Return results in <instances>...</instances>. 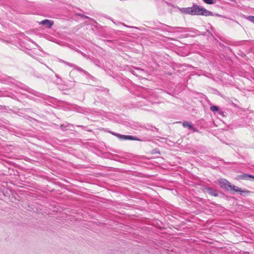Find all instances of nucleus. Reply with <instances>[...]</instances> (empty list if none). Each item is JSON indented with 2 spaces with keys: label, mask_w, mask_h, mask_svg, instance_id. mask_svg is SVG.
Masks as SVG:
<instances>
[{
  "label": "nucleus",
  "mask_w": 254,
  "mask_h": 254,
  "mask_svg": "<svg viewBox=\"0 0 254 254\" xmlns=\"http://www.w3.org/2000/svg\"><path fill=\"white\" fill-rule=\"evenodd\" d=\"M160 153V152L157 151V149H154L153 150V153Z\"/></svg>",
  "instance_id": "nucleus-14"
},
{
  "label": "nucleus",
  "mask_w": 254,
  "mask_h": 254,
  "mask_svg": "<svg viewBox=\"0 0 254 254\" xmlns=\"http://www.w3.org/2000/svg\"><path fill=\"white\" fill-rule=\"evenodd\" d=\"M248 19L249 20L254 22V16H250L248 17Z\"/></svg>",
  "instance_id": "nucleus-12"
},
{
  "label": "nucleus",
  "mask_w": 254,
  "mask_h": 254,
  "mask_svg": "<svg viewBox=\"0 0 254 254\" xmlns=\"http://www.w3.org/2000/svg\"><path fill=\"white\" fill-rule=\"evenodd\" d=\"M182 125L184 126V127H191V125L187 122H185L182 124Z\"/></svg>",
  "instance_id": "nucleus-11"
},
{
  "label": "nucleus",
  "mask_w": 254,
  "mask_h": 254,
  "mask_svg": "<svg viewBox=\"0 0 254 254\" xmlns=\"http://www.w3.org/2000/svg\"><path fill=\"white\" fill-rule=\"evenodd\" d=\"M203 1L208 4H212L215 3V0H203Z\"/></svg>",
  "instance_id": "nucleus-10"
},
{
  "label": "nucleus",
  "mask_w": 254,
  "mask_h": 254,
  "mask_svg": "<svg viewBox=\"0 0 254 254\" xmlns=\"http://www.w3.org/2000/svg\"><path fill=\"white\" fill-rule=\"evenodd\" d=\"M248 176H249V174H243L239 175L238 178L240 179L248 180L249 178Z\"/></svg>",
  "instance_id": "nucleus-7"
},
{
  "label": "nucleus",
  "mask_w": 254,
  "mask_h": 254,
  "mask_svg": "<svg viewBox=\"0 0 254 254\" xmlns=\"http://www.w3.org/2000/svg\"><path fill=\"white\" fill-rule=\"evenodd\" d=\"M249 178L254 179V176L252 175L249 174V176H248Z\"/></svg>",
  "instance_id": "nucleus-15"
},
{
  "label": "nucleus",
  "mask_w": 254,
  "mask_h": 254,
  "mask_svg": "<svg viewBox=\"0 0 254 254\" xmlns=\"http://www.w3.org/2000/svg\"><path fill=\"white\" fill-rule=\"evenodd\" d=\"M182 12L192 15L213 16V12L197 4H193L191 7L183 8Z\"/></svg>",
  "instance_id": "nucleus-1"
},
{
  "label": "nucleus",
  "mask_w": 254,
  "mask_h": 254,
  "mask_svg": "<svg viewBox=\"0 0 254 254\" xmlns=\"http://www.w3.org/2000/svg\"><path fill=\"white\" fill-rule=\"evenodd\" d=\"M178 124H181V122H178Z\"/></svg>",
  "instance_id": "nucleus-16"
},
{
  "label": "nucleus",
  "mask_w": 254,
  "mask_h": 254,
  "mask_svg": "<svg viewBox=\"0 0 254 254\" xmlns=\"http://www.w3.org/2000/svg\"><path fill=\"white\" fill-rule=\"evenodd\" d=\"M206 190L209 194L214 196H218V193L217 191L213 189L212 188L207 187L206 188Z\"/></svg>",
  "instance_id": "nucleus-6"
},
{
  "label": "nucleus",
  "mask_w": 254,
  "mask_h": 254,
  "mask_svg": "<svg viewBox=\"0 0 254 254\" xmlns=\"http://www.w3.org/2000/svg\"><path fill=\"white\" fill-rule=\"evenodd\" d=\"M210 109L211 111L215 112L218 111L219 108L217 106L213 105L210 107Z\"/></svg>",
  "instance_id": "nucleus-9"
},
{
  "label": "nucleus",
  "mask_w": 254,
  "mask_h": 254,
  "mask_svg": "<svg viewBox=\"0 0 254 254\" xmlns=\"http://www.w3.org/2000/svg\"><path fill=\"white\" fill-rule=\"evenodd\" d=\"M219 184L221 188L226 190H229L230 188L229 187L230 186L231 183H229L226 179H221L219 181Z\"/></svg>",
  "instance_id": "nucleus-3"
},
{
  "label": "nucleus",
  "mask_w": 254,
  "mask_h": 254,
  "mask_svg": "<svg viewBox=\"0 0 254 254\" xmlns=\"http://www.w3.org/2000/svg\"><path fill=\"white\" fill-rule=\"evenodd\" d=\"M155 130L152 129L151 131H152V133L151 134V135L154 137H159V135L158 134L157 132H158V129L157 128H154Z\"/></svg>",
  "instance_id": "nucleus-8"
},
{
  "label": "nucleus",
  "mask_w": 254,
  "mask_h": 254,
  "mask_svg": "<svg viewBox=\"0 0 254 254\" xmlns=\"http://www.w3.org/2000/svg\"><path fill=\"white\" fill-rule=\"evenodd\" d=\"M40 24L46 26L48 28H50L53 25L54 21L48 19H45L41 21Z\"/></svg>",
  "instance_id": "nucleus-5"
},
{
  "label": "nucleus",
  "mask_w": 254,
  "mask_h": 254,
  "mask_svg": "<svg viewBox=\"0 0 254 254\" xmlns=\"http://www.w3.org/2000/svg\"><path fill=\"white\" fill-rule=\"evenodd\" d=\"M112 134H114L117 136H118L121 139L124 140H137V141H142V140L139 138H138L136 136H134L132 135H121L119 133H115L112 131H110Z\"/></svg>",
  "instance_id": "nucleus-2"
},
{
  "label": "nucleus",
  "mask_w": 254,
  "mask_h": 254,
  "mask_svg": "<svg viewBox=\"0 0 254 254\" xmlns=\"http://www.w3.org/2000/svg\"><path fill=\"white\" fill-rule=\"evenodd\" d=\"M229 189L232 190L236 192H239L241 194H242V192H246V193H250V191L248 190H242V189L240 188H239L238 187L235 186V185H230V186L229 187Z\"/></svg>",
  "instance_id": "nucleus-4"
},
{
  "label": "nucleus",
  "mask_w": 254,
  "mask_h": 254,
  "mask_svg": "<svg viewBox=\"0 0 254 254\" xmlns=\"http://www.w3.org/2000/svg\"><path fill=\"white\" fill-rule=\"evenodd\" d=\"M189 128L190 129V130H191L192 132L197 131L196 128L192 127V128Z\"/></svg>",
  "instance_id": "nucleus-13"
}]
</instances>
